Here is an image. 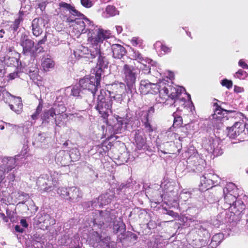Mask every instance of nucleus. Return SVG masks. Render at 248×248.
<instances>
[{
    "label": "nucleus",
    "mask_w": 248,
    "mask_h": 248,
    "mask_svg": "<svg viewBox=\"0 0 248 248\" xmlns=\"http://www.w3.org/2000/svg\"><path fill=\"white\" fill-rule=\"evenodd\" d=\"M70 159L73 161H76L79 159L80 157V154L77 149L73 148L69 154Z\"/></svg>",
    "instance_id": "nucleus-39"
},
{
    "label": "nucleus",
    "mask_w": 248,
    "mask_h": 248,
    "mask_svg": "<svg viewBox=\"0 0 248 248\" xmlns=\"http://www.w3.org/2000/svg\"><path fill=\"white\" fill-rule=\"evenodd\" d=\"M191 193L188 191L184 189L183 190L179 195V198L183 201H186L189 198H190Z\"/></svg>",
    "instance_id": "nucleus-49"
},
{
    "label": "nucleus",
    "mask_w": 248,
    "mask_h": 248,
    "mask_svg": "<svg viewBox=\"0 0 248 248\" xmlns=\"http://www.w3.org/2000/svg\"><path fill=\"white\" fill-rule=\"evenodd\" d=\"M78 52L79 57L87 58V56L89 55V49L88 47L81 46L78 50Z\"/></svg>",
    "instance_id": "nucleus-43"
},
{
    "label": "nucleus",
    "mask_w": 248,
    "mask_h": 248,
    "mask_svg": "<svg viewBox=\"0 0 248 248\" xmlns=\"http://www.w3.org/2000/svg\"><path fill=\"white\" fill-rule=\"evenodd\" d=\"M135 140L138 149L141 150L145 146L146 138L143 137L141 129H138L135 132Z\"/></svg>",
    "instance_id": "nucleus-25"
},
{
    "label": "nucleus",
    "mask_w": 248,
    "mask_h": 248,
    "mask_svg": "<svg viewBox=\"0 0 248 248\" xmlns=\"http://www.w3.org/2000/svg\"><path fill=\"white\" fill-rule=\"evenodd\" d=\"M97 64L99 67H96V69L93 70V72L95 73V71L98 69H101L102 72L103 68H105L107 67L108 64V62L106 57L104 56V53H102L98 57Z\"/></svg>",
    "instance_id": "nucleus-30"
},
{
    "label": "nucleus",
    "mask_w": 248,
    "mask_h": 248,
    "mask_svg": "<svg viewBox=\"0 0 248 248\" xmlns=\"http://www.w3.org/2000/svg\"><path fill=\"white\" fill-rule=\"evenodd\" d=\"M106 12L110 16H113L119 14V12L115 7L112 5H108L106 8Z\"/></svg>",
    "instance_id": "nucleus-41"
},
{
    "label": "nucleus",
    "mask_w": 248,
    "mask_h": 248,
    "mask_svg": "<svg viewBox=\"0 0 248 248\" xmlns=\"http://www.w3.org/2000/svg\"><path fill=\"white\" fill-rule=\"evenodd\" d=\"M116 211L114 210L107 209L105 211H95L92 213L91 223L93 224V227L101 228L109 226L112 221L113 222V230L115 233L122 234L125 231V225L122 218L119 217L116 219Z\"/></svg>",
    "instance_id": "nucleus-3"
},
{
    "label": "nucleus",
    "mask_w": 248,
    "mask_h": 248,
    "mask_svg": "<svg viewBox=\"0 0 248 248\" xmlns=\"http://www.w3.org/2000/svg\"><path fill=\"white\" fill-rule=\"evenodd\" d=\"M57 193L61 198L67 200L69 193V187H59L57 190Z\"/></svg>",
    "instance_id": "nucleus-36"
},
{
    "label": "nucleus",
    "mask_w": 248,
    "mask_h": 248,
    "mask_svg": "<svg viewBox=\"0 0 248 248\" xmlns=\"http://www.w3.org/2000/svg\"><path fill=\"white\" fill-rule=\"evenodd\" d=\"M16 96L12 95L11 94L6 90H5V92H4V93H3V97L1 100L3 101L6 103H12V101L14 99V98Z\"/></svg>",
    "instance_id": "nucleus-40"
},
{
    "label": "nucleus",
    "mask_w": 248,
    "mask_h": 248,
    "mask_svg": "<svg viewBox=\"0 0 248 248\" xmlns=\"http://www.w3.org/2000/svg\"><path fill=\"white\" fill-rule=\"evenodd\" d=\"M54 61L49 55L44 56L41 60V66L43 70L46 71H49L54 68L55 66Z\"/></svg>",
    "instance_id": "nucleus-24"
},
{
    "label": "nucleus",
    "mask_w": 248,
    "mask_h": 248,
    "mask_svg": "<svg viewBox=\"0 0 248 248\" xmlns=\"http://www.w3.org/2000/svg\"><path fill=\"white\" fill-rule=\"evenodd\" d=\"M92 239L94 241L93 245L96 248H116V243L110 241L109 237H106L103 238L98 232H93Z\"/></svg>",
    "instance_id": "nucleus-14"
},
{
    "label": "nucleus",
    "mask_w": 248,
    "mask_h": 248,
    "mask_svg": "<svg viewBox=\"0 0 248 248\" xmlns=\"http://www.w3.org/2000/svg\"><path fill=\"white\" fill-rule=\"evenodd\" d=\"M221 84L222 86L226 87L228 89H230L232 86V82L227 79H224L221 81Z\"/></svg>",
    "instance_id": "nucleus-62"
},
{
    "label": "nucleus",
    "mask_w": 248,
    "mask_h": 248,
    "mask_svg": "<svg viewBox=\"0 0 248 248\" xmlns=\"http://www.w3.org/2000/svg\"><path fill=\"white\" fill-rule=\"evenodd\" d=\"M80 85H76L72 88L70 87H67L66 89V92H70V95L74 97H79L81 96L82 93Z\"/></svg>",
    "instance_id": "nucleus-35"
},
{
    "label": "nucleus",
    "mask_w": 248,
    "mask_h": 248,
    "mask_svg": "<svg viewBox=\"0 0 248 248\" xmlns=\"http://www.w3.org/2000/svg\"><path fill=\"white\" fill-rule=\"evenodd\" d=\"M27 13L26 12L20 10L17 15V17L16 18V19L21 23L23 21L24 18L27 16Z\"/></svg>",
    "instance_id": "nucleus-57"
},
{
    "label": "nucleus",
    "mask_w": 248,
    "mask_h": 248,
    "mask_svg": "<svg viewBox=\"0 0 248 248\" xmlns=\"http://www.w3.org/2000/svg\"><path fill=\"white\" fill-rule=\"evenodd\" d=\"M18 200L21 201L19 202L18 204H24L25 202L29 199L30 196L28 194L25 193L22 191L18 192Z\"/></svg>",
    "instance_id": "nucleus-44"
},
{
    "label": "nucleus",
    "mask_w": 248,
    "mask_h": 248,
    "mask_svg": "<svg viewBox=\"0 0 248 248\" xmlns=\"http://www.w3.org/2000/svg\"><path fill=\"white\" fill-rule=\"evenodd\" d=\"M80 1L82 5L87 8L91 7L93 5L91 0H80Z\"/></svg>",
    "instance_id": "nucleus-63"
},
{
    "label": "nucleus",
    "mask_w": 248,
    "mask_h": 248,
    "mask_svg": "<svg viewBox=\"0 0 248 248\" xmlns=\"http://www.w3.org/2000/svg\"><path fill=\"white\" fill-rule=\"evenodd\" d=\"M59 7L60 12L64 15L63 20L73 26L77 33L80 34L89 32L88 29L93 24V22L76 10L74 5L62 1L59 3Z\"/></svg>",
    "instance_id": "nucleus-2"
},
{
    "label": "nucleus",
    "mask_w": 248,
    "mask_h": 248,
    "mask_svg": "<svg viewBox=\"0 0 248 248\" xmlns=\"http://www.w3.org/2000/svg\"><path fill=\"white\" fill-rule=\"evenodd\" d=\"M111 199V196H109L108 194H105L101 195L98 198V199H95V200L97 201V205L99 206H101L104 205L108 204L110 202Z\"/></svg>",
    "instance_id": "nucleus-32"
},
{
    "label": "nucleus",
    "mask_w": 248,
    "mask_h": 248,
    "mask_svg": "<svg viewBox=\"0 0 248 248\" xmlns=\"http://www.w3.org/2000/svg\"><path fill=\"white\" fill-rule=\"evenodd\" d=\"M112 56L114 59H121L126 53L125 48L120 44H113L111 46Z\"/></svg>",
    "instance_id": "nucleus-22"
},
{
    "label": "nucleus",
    "mask_w": 248,
    "mask_h": 248,
    "mask_svg": "<svg viewBox=\"0 0 248 248\" xmlns=\"http://www.w3.org/2000/svg\"><path fill=\"white\" fill-rule=\"evenodd\" d=\"M55 161L59 165H68L70 162L69 154L64 150H60L56 155Z\"/></svg>",
    "instance_id": "nucleus-20"
},
{
    "label": "nucleus",
    "mask_w": 248,
    "mask_h": 248,
    "mask_svg": "<svg viewBox=\"0 0 248 248\" xmlns=\"http://www.w3.org/2000/svg\"><path fill=\"white\" fill-rule=\"evenodd\" d=\"M239 118L242 121L244 118V115L242 113L237 112L233 110V118L236 120ZM246 128L248 134V123L244 124L243 122L235 121L233 124V140H235V137L239 136L245 130Z\"/></svg>",
    "instance_id": "nucleus-15"
},
{
    "label": "nucleus",
    "mask_w": 248,
    "mask_h": 248,
    "mask_svg": "<svg viewBox=\"0 0 248 248\" xmlns=\"http://www.w3.org/2000/svg\"><path fill=\"white\" fill-rule=\"evenodd\" d=\"M174 117L173 126L174 127H180L183 123V119L181 116H177L176 113L173 114Z\"/></svg>",
    "instance_id": "nucleus-47"
},
{
    "label": "nucleus",
    "mask_w": 248,
    "mask_h": 248,
    "mask_svg": "<svg viewBox=\"0 0 248 248\" xmlns=\"http://www.w3.org/2000/svg\"><path fill=\"white\" fill-rule=\"evenodd\" d=\"M161 186H162L164 189V194L165 196L168 195V197L173 196L177 190V188L174 186V183L173 182H166L164 185H162Z\"/></svg>",
    "instance_id": "nucleus-28"
},
{
    "label": "nucleus",
    "mask_w": 248,
    "mask_h": 248,
    "mask_svg": "<svg viewBox=\"0 0 248 248\" xmlns=\"http://www.w3.org/2000/svg\"><path fill=\"white\" fill-rule=\"evenodd\" d=\"M82 197V193L79 188L75 186L69 187L67 200L72 203L78 202Z\"/></svg>",
    "instance_id": "nucleus-19"
},
{
    "label": "nucleus",
    "mask_w": 248,
    "mask_h": 248,
    "mask_svg": "<svg viewBox=\"0 0 248 248\" xmlns=\"http://www.w3.org/2000/svg\"><path fill=\"white\" fill-rule=\"evenodd\" d=\"M232 183H229L226 185V186L223 189V193L224 194V199L227 202H229V204L231 205V200L232 199Z\"/></svg>",
    "instance_id": "nucleus-29"
},
{
    "label": "nucleus",
    "mask_w": 248,
    "mask_h": 248,
    "mask_svg": "<svg viewBox=\"0 0 248 248\" xmlns=\"http://www.w3.org/2000/svg\"><path fill=\"white\" fill-rule=\"evenodd\" d=\"M19 43L22 47V53L31 57H35L37 52H41L43 49L42 47L35 46L34 41L25 33H21Z\"/></svg>",
    "instance_id": "nucleus-8"
},
{
    "label": "nucleus",
    "mask_w": 248,
    "mask_h": 248,
    "mask_svg": "<svg viewBox=\"0 0 248 248\" xmlns=\"http://www.w3.org/2000/svg\"><path fill=\"white\" fill-rule=\"evenodd\" d=\"M223 239V234L221 233H217L214 235L211 242L208 246V248H216L220 244Z\"/></svg>",
    "instance_id": "nucleus-31"
},
{
    "label": "nucleus",
    "mask_w": 248,
    "mask_h": 248,
    "mask_svg": "<svg viewBox=\"0 0 248 248\" xmlns=\"http://www.w3.org/2000/svg\"><path fill=\"white\" fill-rule=\"evenodd\" d=\"M88 38L92 45H98L103 43V41L110 37L109 31L104 30L94 24L89 28Z\"/></svg>",
    "instance_id": "nucleus-9"
},
{
    "label": "nucleus",
    "mask_w": 248,
    "mask_h": 248,
    "mask_svg": "<svg viewBox=\"0 0 248 248\" xmlns=\"http://www.w3.org/2000/svg\"><path fill=\"white\" fill-rule=\"evenodd\" d=\"M190 126L189 124H186L185 126L180 127L179 131L181 133V135L184 137H186L189 134V132L188 130Z\"/></svg>",
    "instance_id": "nucleus-54"
},
{
    "label": "nucleus",
    "mask_w": 248,
    "mask_h": 248,
    "mask_svg": "<svg viewBox=\"0 0 248 248\" xmlns=\"http://www.w3.org/2000/svg\"><path fill=\"white\" fill-rule=\"evenodd\" d=\"M43 107V103L42 100L39 101L38 105L35 112L31 115V118L32 120L35 121L38 118L39 114L42 111Z\"/></svg>",
    "instance_id": "nucleus-38"
},
{
    "label": "nucleus",
    "mask_w": 248,
    "mask_h": 248,
    "mask_svg": "<svg viewBox=\"0 0 248 248\" xmlns=\"http://www.w3.org/2000/svg\"><path fill=\"white\" fill-rule=\"evenodd\" d=\"M46 134L45 133H39L35 136L34 140L32 142L33 144H37V146L40 144L44 142L46 140Z\"/></svg>",
    "instance_id": "nucleus-37"
},
{
    "label": "nucleus",
    "mask_w": 248,
    "mask_h": 248,
    "mask_svg": "<svg viewBox=\"0 0 248 248\" xmlns=\"http://www.w3.org/2000/svg\"><path fill=\"white\" fill-rule=\"evenodd\" d=\"M126 86L122 82H116L108 85L105 95H108L111 100L118 103L123 101V94L124 93Z\"/></svg>",
    "instance_id": "nucleus-10"
},
{
    "label": "nucleus",
    "mask_w": 248,
    "mask_h": 248,
    "mask_svg": "<svg viewBox=\"0 0 248 248\" xmlns=\"http://www.w3.org/2000/svg\"><path fill=\"white\" fill-rule=\"evenodd\" d=\"M60 177L61 174L56 171L51 172L49 175L43 174L38 178L36 184L41 190L50 191L53 187L56 186Z\"/></svg>",
    "instance_id": "nucleus-6"
},
{
    "label": "nucleus",
    "mask_w": 248,
    "mask_h": 248,
    "mask_svg": "<svg viewBox=\"0 0 248 248\" xmlns=\"http://www.w3.org/2000/svg\"><path fill=\"white\" fill-rule=\"evenodd\" d=\"M63 115L62 114H60L59 116H55L54 119L53 121H54L57 126L61 127L64 124V123L62 121L61 118L63 117Z\"/></svg>",
    "instance_id": "nucleus-58"
},
{
    "label": "nucleus",
    "mask_w": 248,
    "mask_h": 248,
    "mask_svg": "<svg viewBox=\"0 0 248 248\" xmlns=\"http://www.w3.org/2000/svg\"><path fill=\"white\" fill-rule=\"evenodd\" d=\"M172 145H173V143L171 142H166L161 144H156L158 151L164 154H170V147Z\"/></svg>",
    "instance_id": "nucleus-34"
},
{
    "label": "nucleus",
    "mask_w": 248,
    "mask_h": 248,
    "mask_svg": "<svg viewBox=\"0 0 248 248\" xmlns=\"http://www.w3.org/2000/svg\"><path fill=\"white\" fill-rule=\"evenodd\" d=\"M66 110V107L62 103H56L53 107L48 110H45L42 116L41 119L43 122L49 123L53 122L55 116L63 114Z\"/></svg>",
    "instance_id": "nucleus-11"
},
{
    "label": "nucleus",
    "mask_w": 248,
    "mask_h": 248,
    "mask_svg": "<svg viewBox=\"0 0 248 248\" xmlns=\"http://www.w3.org/2000/svg\"><path fill=\"white\" fill-rule=\"evenodd\" d=\"M248 76V74L243 70H239L234 75V77L240 79H244Z\"/></svg>",
    "instance_id": "nucleus-51"
},
{
    "label": "nucleus",
    "mask_w": 248,
    "mask_h": 248,
    "mask_svg": "<svg viewBox=\"0 0 248 248\" xmlns=\"http://www.w3.org/2000/svg\"><path fill=\"white\" fill-rule=\"evenodd\" d=\"M131 52L132 53L131 56L133 59L141 63H143V62L150 63L153 62L152 60L144 57L138 50L132 48Z\"/></svg>",
    "instance_id": "nucleus-27"
},
{
    "label": "nucleus",
    "mask_w": 248,
    "mask_h": 248,
    "mask_svg": "<svg viewBox=\"0 0 248 248\" xmlns=\"http://www.w3.org/2000/svg\"><path fill=\"white\" fill-rule=\"evenodd\" d=\"M131 43L132 46H139L140 47L142 44V40L139 37H134L131 39Z\"/></svg>",
    "instance_id": "nucleus-56"
},
{
    "label": "nucleus",
    "mask_w": 248,
    "mask_h": 248,
    "mask_svg": "<svg viewBox=\"0 0 248 248\" xmlns=\"http://www.w3.org/2000/svg\"><path fill=\"white\" fill-rule=\"evenodd\" d=\"M87 171L91 176L92 179L95 180L98 178V173L95 171L91 165L88 164L87 165Z\"/></svg>",
    "instance_id": "nucleus-46"
},
{
    "label": "nucleus",
    "mask_w": 248,
    "mask_h": 248,
    "mask_svg": "<svg viewBox=\"0 0 248 248\" xmlns=\"http://www.w3.org/2000/svg\"><path fill=\"white\" fill-rule=\"evenodd\" d=\"M55 224V220L49 214L40 213L38 215L37 224L42 230H47L48 228Z\"/></svg>",
    "instance_id": "nucleus-18"
},
{
    "label": "nucleus",
    "mask_w": 248,
    "mask_h": 248,
    "mask_svg": "<svg viewBox=\"0 0 248 248\" xmlns=\"http://www.w3.org/2000/svg\"><path fill=\"white\" fill-rule=\"evenodd\" d=\"M142 64H143V67L141 68L143 72L145 74H148L151 73V66H155L156 63L153 61L152 62L147 63L148 65L145 64L144 62Z\"/></svg>",
    "instance_id": "nucleus-45"
},
{
    "label": "nucleus",
    "mask_w": 248,
    "mask_h": 248,
    "mask_svg": "<svg viewBox=\"0 0 248 248\" xmlns=\"http://www.w3.org/2000/svg\"><path fill=\"white\" fill-rule=\"evenodd\" d=\"M20 24V22L15 19L14 21L12 22V24L10 25V29L11 31H13V32H15L17 31Z\"/></svg>",
    "instance_id": "nucleus-53"
},
{
    "label": "nucleus",
    "mask_w": 248,
    "mask_h": 248,
    "mask_svg": "<svg viewBox=\"0 0 248 248\" xmlns=\"http://www.w3.org/2000/svg\"><path fill=\"white\" fill-rule=\"evenodd\" d=\"M155 112V108L154 107H151L149 108L147 110H140L138 112V116H142L145 113L146 114L147 118H149Z\"/></svg>",
    "instance_id": "nucleus-42"
},
{
    "label": "nucleus",
    "mask_w": 248,
    "mask_h": 248,
    "mask_svg": "<svg viewBox=\"0 0 248 248\" xmlns=\"http://www.w3.org/2000/svg\"><path fill=\"white\" fill-rule=\"evenodd\" d=\"M45 17H46L43 16V17H36L32 21L31 31L34 36L38 37L43 33L45 24L47 23V20L45 21Z\"/></svg>",
    "instance_id": "nucleus-17"
},
{
    "label": "nucleus",
    "mask_w": 248,
    "mask_h": 248,
    "mask_svg": "<svg viewBox=\"0 0 248 248\" xmlns=\"http://www.w3.org/2000/svg\"><path fill=\"white\" fill-rule=\"evenodd\" d=\"M97 201L95 200H94L92 201H89L87 202H85L83 203V206L85 208H90V207H93V208L97 207Z\"/></svg>",
    "instance_id": "nucleus-55"
},
{
    "label": "nucleus",
    "mask_w": 248,
    "mask_h": 248,
    "mask_svg": "<svg viewBox=\"0 0 248 248\" xmlns=\"http://www.w3.org/2000/svg\"><path fill=\"white\" fill-rule=\"evenodd\" d=\"M233 198L235 199V201L233 202V222H237L242 217L243 211L245 209V203L248 202V197L234 183Z\"/></svg>",
    "instance_id": "nucleus-4"
},
{
    "label": "nucleus",
    "mask_w": 248,
    "mask_h": 248,
    "mask_svg": "<svg viewBox=\"0 0 248 248\" xmlns=\"http://www.w3.org/2000/svg\"><path fill=\"white\" fill-rule=\"evenodd\" d=\"M127 124V121L124 120L122 118H119L117 119V124L115 125V127L118 129H121L124 124L126 125Z\"/></svg>",
    "instance_id": "nucleus-59"
},
{
    "label": "nucleus",
    "mask_w": 248,
    "mask_h": 248,
    "mask_svg": "<svg viewBox=\"0 0 248 248\" xmlns=\"http://www.w3.org/2000/svg\"><path fill=\"white\" fill-rule=\"evenodd\" d=\"M44 243L31 242V246H28L27 248H43Z\"/></svg>",
    "instance_id": "nucleus-64"
},
{
    "label": "nucleus",
    "mask_w": 248,
    "mask_h": 248,
    "mask_svg": "<svg viewBox=\"0 0 248 248\" xmlns=\"http://www.w3.org/2000/svg\"><path fill=\"white\" fill-rule=\"evenodd\" d=\"M102 76L101 69L97 70L89 75L81 78L79 81V84L83 90H87L91 92L93 97L97 91L100 84V79Z\"/></svg>",
    "instance_id": "nucleus-5"
},
{
    "label": "nucleus",
    "mask_w": 248,
    "mask_h": 248,
    "mask_svg": "<svg viewBox=\"0 0 248 248\" xmlns=\"http://www.w3.org/2000/svg\"><path fill=\"white\" fill-rule=\"evenodd\" d=\"M31 242L45 243L44 238H43V236H41L40 234H38L33 235V239Z\"/></svg>",
    "instance_id": "nucleus-60"
},
{
    "label": "nucleus",
    "mask_w": 248,
    "mask_h": 248,
    "mask_svg": "<svg viewBox=\"0 0 248 248\" xmlns=\"http://www.w3.org/2000/svg\"><path fill=\"white\" fill-rule=\"evenodd\" d=\"M196 225L197 226L195 227V228L198 230V232L199 234L201 235V233L203 232V235H208V232L205 228L204 225H202L200 223Z\"/></svg>",
    "instance_id": "nucleus-52"
},
{
    "label": "nucleus",
    "mask_w": 248,
    "mask_h": 248,
    "mask_svg": "<svg viewBox=\"0 0 248 248\" xmlns=\"http://www.w3.org/2000/svg\"><path fill=\"white\" fill-rule=\"evenodd\" d=\"M215 105H216V106L214 113L212 115V123L214 127L219 129L222 126V123L225 118L224 114L227 113V111L223 109L216 103Z\"/></svg>",
    "instance_id": "nucleus-16"
},
{
    "label": "nucleus",
    "mask_w": 248,
    "mask_h": 248,
    "mask_svg": "<svg viewBox=\"0 0 248 248\" xmlns=\"http://www.w3.org/2000/svg\"><path fill=\"white\" fill-rule=\"evenodd\" d=\"M18 155L14 157H4L0 163V180L2 179L6 173L14 169L16 166V162Z\"/></svg>",
    "instance_id": "nucleus-13"
},
{
    "label": "nucleus",
    "mask_w": 248,
    "mask_h": 248,
    "mask_svg": "<svg viewBox=\"0 0 248 248\" xmlns=\"http://www.w3.org/2000/svg\"><path fill=\"white\" fill-rule=\"evenodd\" d=\"M139 90L143 94L150 93H156L159 92V97L157 100L160 103H165L167 101L171 100V103L167 104L174 105L178 101L177 97L185 91V88L182 87H175L169 83H166V80L159 82L158 84L152 83L148 80H141L140 82Z\"/></svg>",
    "instance_id": "nucleus-1"
},
{
    "label": "nucleus",
    "mask_w": 248,
    "mask_h": 248,
    "mask_svg": "<svg viewBox=\"0 0 248 248\" xmlns=\"http://www.w3.org/2000/svg\"><path fill=\"white\" fill-rule=\"evenodd\" d=\"M38 68H36L35 69V71L34 70V71H32L31 72H29L28 74L29 76L31 79L36 80L37 79V77L38 76Z\"/></svg>",
    "instance_id": "nucleus-61"
},
{
    "label": "nucleus",
    "mask_w": 248,
    "mask_h": 248,
    "mask_svg": "<svg viewBox=\"0 0 248 248\" xmlns=\"http://www.w3.org/2000/svg\"><path fill=\"white\" fill-rule=\"evenodd\" d=\"M93 46L89 49V55L87 56L89 59L95 58L98 57L102 52L100 51L99 46L97 45H93Z\"/></svg>",
    "instance_id": "nucleus-33"
},
{
    "label": "nucleus",
    "mask_w": 248,
    "mask_h": 248,
    "mask_svg": "<svg viewBox=\"0 0 248 248\" xmlns=\"http://www.w3.org/2000/svg\"><path fill=\"white\" fill-rule=\"evenodd\" d=\"M155 47H159L162 51L165 53H169L170 51L171 48L162 44L160 42H157L155 44Z\"/></svg>",
    "instance_id": "nucleus-50"
},
{
    "label": "nucleus",
    "mask_w": 248,
    "mask_h": 248,
    "mask_svg": "<svg viewBox=\"0 0 248 248\" xmlns=\"http://www.w3.org/2000/svg\"><path fill=\"white\" fill-rule=\"evenodd\" d=\"M138 118L141 121L143 129L146 133L150 134L155 130V127L152 124V121L147 118L146 113L142 116H138Z\"/></svg>",
    "instance_id": "nucleus-21"
},
{
    "label": "nucleus",
    "mask_w": 248,
    "mask_h": 248,
    "mask_svg": "<svg viewBox=\"0 0 248 248\" xmlns=\"http://www.w3.org/2000/svg\"><path fill=\"white\" fill-rule=\"evenodd\" d=\"M106 90H100V94L98 95L96 109L98 111L101 117L106 119L108 118L109 113H111V108L113 105V100L107 95H105Z\"/></svg>",
    "instance_id": "nucleus-7"
},
{
    "label": "nucleus",
    "mask_w": 248,
    "mask_h": 248,
    "mask_svg": "<svg viewBox=\"0 0 248 248\" xmlns=\"http://www.w3.org/2000/svg\"><path fill=\"white\" fill-rule=\"evenodd\" d=\"M122 73L124 80L128 88H133L135 85L137 76L135 67L132 65L125 64L123 66Z\"/></svg>",
    "instance_id": "nucleus-12"
},
{
    "label": "nucleus",
    "mask_w": 248,
    "mask_h": 248,
    "mask_svg": "<svg viewBox=\"0 0 248 248\" xmlns=\"http://www.w3.org/2000/svg\"><path fill=\"white\" fill-rule=\"evenodd\" d=\"M3 62L4 63L8 66L14 65L16 66V64L17 63V59L14 57H5L4 58Z\"/></svg>",
    "instance_id": "nucleus-48"
},
{
    "label": "nucleus",
    "mask_w": 248,
    "mask_h": 248,
    "mask_svg": "<svg viewBox=\"0 0 248 248\" xmlns=\"http://www.w3.org/2000/svg\"><path fill=\"white\" fill-rule=\"evenodd\" d=\"M12 103L13 104L10 103L9 104L10 108L17 114L20 113L23 107L21 98L19 97H15L14 99L12 101Z\"/></svg>",
    "instance_id": "nucleus-26"
},
{
    "label": "nucleus",
    "mask_w": 248,
    "mask_h": 248,
    "mask_svg": "<svg viewBox=\"0 0 248 248\" xmlns=\"http://www.w3.org/2000/svg\"><path fill=\"white\" fill-rule=\"evenodd\" d=\"M214 175L210 174H206L201 177V182L200 186L202 187L201 188L202 190L204 189H208L214 184L213 177Z\"/></svg>",
    "instance_id": "nucleus-23"
}]
</instances>
